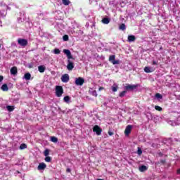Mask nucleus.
Instances as JSON below:
<instances>
[{"label":"nucleus","instance_id":"nucleus-1","mask_svg":"<svg viewBox=\"0 0 180 180\" xmlns=\"http://www.w3.org/2000/svg\"><path fill=\"white\" fill-rule=\"evenodd\" d=\"M63 53L66 55V57L68 58L67 70H68V71H72V70H74L75 65L74 62L71 61V59L74 60V58L71 54V51H70L69 49H64Z\"/></svg>","mask_w":180,"mask_h":180},{"label":"nucleus","instance_id":"nucleus-2","mask_svg":"<svg viewBox=\"0 0 180 180\" xmlns=\"http://www.w3.org/2000/svg\"><path fill=\"white\" fill-rule=\"evenodd\" d=\"M63 94H64V89H63V86H56V96H58V98H60L63 96Z\"/></svg>","mask_w":180,"mask_h":180},{"label":"nucleus","instance_id":"nucleus-3","mask_svg":"<svg viewBox=\"0 0 180 180\" xmlns=\"http://www.w3.org/2000/svg\"><path fill=\"white\" fill-rule=\"evenodd\" d=\"M116 58V56L115 55H111L109 56V61L113 64V65H119L120 64V60H115Z\"/></svg>","mask_w":180,"mask_h":180},{"label":"nucleus","instance_id":"nucleus-4","mask_svg":"<svg viewBox=\"0 0 180 180\" xmlns=\"http://www.w3.org/2000/svg\"><path fill=\"white\" fill-rule=\"evenodd\" d=\"M18 43L20 46H21V47H26V46H27V39L18 38Z\"/></svg>","mask_w":180,"mask_h":180},{"label":"nucleus","instance_id":"nucleus-5","mask_svg":"<svg viewBox=\"0 0 180 180\" xmlns=\"http://www.w3.org/2000/svg\"><path fill=\"white\" fill-rule=\"evenodd\" d=\"M137 88H139V84H127L125 86L127 91H134Z\"/></svg>","mask_w":180,"mask_h":180},{"label":"nucleus","instance_id":"nucleus-6","mask_svg":"<svg viewBox=\"0 0 180 180\" xmlns=\"http://www.w3.org/2000/svg\"><path fill=\"white\" fill-rule=\"evenodd\" d=\"M85 82V79L82 77H78L75 79V84L79 86H82Z\"/></svg>","mask_w":180,"mask_h":180},{"label":"nucleus","instance_id":"nucleus-7","mask_svg":"<svg viewBox=\"0 0 180 180\" xmlns=\"http://www.w3.org/2000/svg\"><path fill=\"white\" fill-rule=\"evenodd\" d=\"M93 131L96 133L97 136H101V134H102V129L98 125L94 127Z\"/></svg>","mask_w":180,"mask_h":180},{"label":"nucleus","instance_id":"nucleus-8","mask_svg":"<svg viewBox=\"0 0 180 180\" xmlns=\"http://www.w3.org/2000/svg\"><path fill=\"white\" fill-rule=\"evenodd\" d=\"M61 81H62V82L67 84V82H68V81H70V75L68 74H64L61 77Z\"/></svg>","mask_w":180,"mask_h":180},{"label":"nucleus","instance_id":"nucleus-9","mask_svg":"<svg viewBox=\"0 0 180 180\" xmlns=\"http://www.w3.org/2000/svg\"><path fill=\"white\" fill-rule=\"evenodd\" d=\"M131 129H133V125L127 126L125 131H124L125 136H129V134H130V133H131Z\"/></svg>","mask_w":180,"mask_h":180},{"label":"nucleus","instance_id":"nucleus-10","mask_svg":"<svg viewBox=\"0 0 180 180\" xmlns=\"http://www.w3.org/2000/svg\"><path fill=\"white\" fill-rule=\"evenodd\" d=\"M46 168H47V165H46L44 162L39 163L37 167L38 171H44Z\"/></svg>","mask_w":180,"mask_h":180},{"label":"nucleus","instance_id":"nucleus-11","mask_svg":"<svg viewBox=\"0 0 180 180\" xmlns=\"http://www.w3.org/2000/svg\"><path fill=\"white\" fill-rule=\"evenodd\" d=\"M10 72L11 75H16L18 74V68L15 66L13 67L10 70Z\"/></svg>","mask_w":180,"mask_h":180},{"label":"nucleus","instance_id":"nucleus-12","mask_svg":"<svg viewBox=\"0 0 180 180\" xmlns=\"http://www.w3.org/2000/svg\"><path fill=\"white\" fill-rule=\"evenodd\" d=\"M30 78H32V75H30V73L27 72L24 75L22 79H26L27 81H29V80H30Z\"/></svg>","mask_w":180,"mask_h":180},{"label":"nucleus","instance_id":"nucleus-13","mask_svg":"<svg viewBox=\"0 0 180 180\" xmlns=\"http://www.w3.org/2000/svg\"><path fill=\"white\" fill-rule=\"evenodd\" d=\"M111 89L112 92H117V89H119V86L117 84L114 83L113 85L111 86Z\"/></svg>","mask_w":180,"mask_h":180},{"label":"nucleus","instance_id":"nucleus-14","mask_svg":"<svg viewBox=\"0 0 180 180\" xmlns=\"http://www.w3.org/2000/svg\"><path fill=\"white\" fill-rule=\"evenodd\" d=\"M128 41L129 43H133V41H136V37L134 35H129Z\"/></svg>","mask_w":180,"mask_h":180},{"label":"nucleus","instance_id":"nucleus-15","mask_svg":"<svg viewBox=\"0 0 180 180\" xmlns=\"http://www.w3.org/2000/svg\"><path fill=\"white\" fill-rule=\"evenodd\" d=\"M1 91H4V92H7V91H9V87H8V84H4L1 87Z\"/></svg>","mask_w":180,"mask_h":180},{"label":"nucleus","instance_id":"nucleus-16","mask_svg":"<svg viewBox=\"0 0 180 180\" xmlns=\"http://www.w3.org/2000/svg\"><path fill=\"white\" fill-rule=\"evenodd\" d=\"M38 71L41 73L44 72V71H46V66L43 65L38 66Z\"/></svg>","mask_w":180,"mask_h":180},{"label":"nucleus","instance_id":"nucleus-17","mask_svg":"<svg viewBox=\"0 0 180 180\" xmlns=\"http://www.w3.org/2000/svg\"><path fill=\"white\" fill-rule=\"evenodd\" d=\"M110 22V19H109L108 18H104L102 20V23H103L104 25H109Z\"/></svg>","mask_w":180,"mask_h":180},{"label":"nucleus","instance_id":"nucleus-18","mask_svg":"<svg viewBox=\"0 0 180 180\" xmlns=\"http://www.w3.org/2000/svg\"><path fill=\"white\" fill-rule=\"evenodd\" d=\"M6 109L8 112H13V110H15V107L12 105H7Z\"/></svg>","mask_w":180,"mask_h":180},{"label":"nucleus","instance_id":"nucleus-19","mask_svg":"<svg viewBox=\"0 0 180 180\" xmlns=\"http://www.w3.org/2000/svg\"><path fill=\"white\" fill-rule=\"evenodd\" d=\"M148 168L147 166L142 165L139 167V171L141 172H144V171H147Z\"/></svg>","mask_w":180,"mask_h":180},{"label":"nucleus","instance_id":"nucleus-20","mask_svg":"<svg viewBox=\"0 0 180 180\" xmlns=\"http://www.w3.org/2000/svg\"><path fill=\"white\" fill-rule=\"evenodd\" d=\"M127 4V0H120V4L122 8L124 7V6Z\"/></svg>","mask_w":180,"mask_h":180},{"label":"nucleus","instance_id":"nucleus-21","mask_svg":"<svg viewBox=\"0 0 180 180\" xmlns=\"http://www.w3.org/2000/svg\"><path fill=\"white\" fill-rule=\"evenodd\" d=\"M51 141H52V143H57L58 141V139L56 136H51Z\"/></svg>","mask_w":180,"mask_h":180},{"label":"nucleus","instance_id":"nucleus-22","mask_svg":"<svg viewBox=\"0 0 180 180\" xmlns=\"http://www.w3.org/2000/svg\"><path fill=\"white\" fill-rule=\"evenodd\" d=\"M62 3L63 5L67 6L70 5V0H62Z\"/></svg>","mask_w":180,"mask_h":180},{"label":"nucleus","instance_id":"nucleus-23","mask_svg":"<svg viewBox=\"0 0 180 180\" xmlns=\"http://www.w3.org/2000/svg\"><path fill=\"white\" fill-rule=\"evenodd\" d=\"M146 116L147 119H148V120L153 119V114H151V112H147L146 114Z\"/></svg>","mask_w":180,"mask_h":180},{"label":"nucleus","instance_id":"nucleus-24","mask_svg":"<svg viewBox=\"0 0 180 180\" xmlns=\"http://www.w3.org/2000/svg\"><path fill=\"white\" fill-rule=\"evenodd\" d=\"M126 94H127V91H123L121 93H120L119 96L120 98H123L126 96Z\"/></svg>","mask_w":180,"mask_h":180},{"label":"nucleus","instance_id":"nucleus-25","mask_svg":"<svg viewBox=\"0 0 180 180\" xmlns=\"http://www.w3.org/2000/svg\"><path fill=\"white\" fill-rule=\"evenodd\" d=\"M25 148H27V145L26 143H22L20 146V150H25Z\"/></svg>","mask_w":180,"mask_h":180},{"label":"nucleus","instance_id":"nucleus-26","mask_svg":"<svg viewBox=\"0 0 180 180\" xmlns=\"http://www.w3.org/2000/svg\"><path fill=\"white\" fill-rule=\"evenodd\" d=\"M120 30H126V25L121 24L119 27Z\"/></svg>","mask_w":180,"mask_h":180},{"label":"nucleus","instance_id":"nucleus-27","mask_svg":"<svg viewBox=\"0 0 180 180\" xmlns=\"http://www.w3.org/2000/svg\"><path fill=\"white\" fill-rule=\"evenodd\" d=\"M53 53L54 54H60L61 53V51H60V49L56 48L53 51Z\"/></svg>","mask_w":180,"mask_h":180},{"label":"nucleus","instance_id":"nucleus-28","mask_svg":"<svg viewBox=\"0 0 180 180\" xmlns=\"http://www.w3.org/2000/svg\"><path fill=\"white\" fill-rule=\"evenodd\" d=\"M144 71H145V72H147V73H150V72H153V71H151L150 67H145Z\"/></svg>","mask_w":180,"mask_h":180},{"label":"nucleus","instance_id":"nucleus-29","mask_svg":"<svg viewBox=\"0 0 180 180\" xmlns=\"http://www.w3.org/2000/svg\"><path fill=\"white\" fill-rule=\"evenodd\" d=\"M63 100H64V102H66V103H68L70 102V96H65Z\"/></svg>","mask_w":180,"mask_h":180},{"label":"nucleus","instance_id":"nucleus-30","mask_svg":"<svg viewBox=\"0 0 180 180\" xmlns=\"http://www.w3.org/2000/svg\"><path fill=\"white\" fill-rule=\"evenodd\" d=\"M49 154H50V150H49V149H46L44 152V155H45V157L49 156Z\"/></svg>","mask_w":180,"mask_h":180},{"label":"nucleus","instance_id":"nucleus-31","mask_svg":"<svg viewBox=\"0 0 180 180\" xmlns=\"http://www.w3.org/2000/svg\"><path fill=\"white\" fill-rule=\"evenodd\" d=\"M46 162H51V158L50 156H46L45 158Z\"/></svg>","mask_w":180,"mask_h":180},{"label":"nucleus","instance_id":"nucleus-32","mask_svg":"<svg viewBox=\"0 0 180 180\" xmlns=\"http://www.w3.org/2000/svg\"><path fill=\"white\" fill-rule=\"evenodd\" d=\"M155 98H157L158 99H162V95L158 93L155 94Z\"/></svg>","mask_w":180,"mask_h":180},{"label":"nucleus","instance_id":"nucleus-33","mask_svg":"<svg viewBox=\"0 0 180 180\" xmlns=\"http://www.w3.org/2000/svg\"><path fill=\"white\" fill-rule=\"evenodd\" d=\"M137 154L138 155H141V154H143V150H141V148L139 147L138 148Z\"/></svg>","mask_w":180,"mask_h":180},{"label":"nucleus","instance_id":"nucleus-34","mask_svg":"<svg viewBox=\"0 0 180 180\" xmlns=\"http://www.w3.org/2000/svg\"><path fill=\"white\" fill-rule=\"evenodd\" d=\"M155 109L156 110H158V112H161V110H162V108H161V107H160V106H158V105H155Z\"/></svg>","mask_w":180,"mask_h":180},{"label":"nucleus","instance_id":"nucleus-35","mask_svg":"<svg viewBox=\"0 0 180 180\" xmlns=\"http://www.w3.org/2000/svg\"><path fill=\"white\" fill-rule=\"evenodd\" d=\"M63 41H68V35H64L63 37Z\"/></svg>","mask_w":180,"mask_h":180},{"label":"nucleus","instance_id":"nucleus-36","mask_svg":"<svg viewBox=\"0 0 180 180\" xmlns=\"http://www.w3.org/2000/svg\"><path fill=\"white\" fill-rule=\"evenodd\" d=\"M91 95L93 96H98V93H96V91H94L91 92Z\"/></svg>","mask_w":180,"mask_h":180},{"label":"nucleus","instance_id":"nucleus-37","mask_svg":"<svg viewBox=\"0 0 180 180\" xmlns=\"http://www.w3.org/2000/svg\"><path fill=\"white\" fill-rule=\"evenodd\" d=\"M152 64H153V65H158V61L153 60Z\"/></svg>","mask_w":180,"mask_h":180},{"label":"nucleus","instance_id":"nucleus-38","mask_svg":"<svg viewBox=\"0 0 180 180\" xmlns=\"http://www.w3.org/2000/svg\"><path fill=\"white\" fill-rule=\"evenodd\" d=\"M152 147H153V148H157V147H158V145H157V143H152Z\"/></svg>","mask_w":180,"mask_h":180},{"label":"nucleus","instance_id":"nucleus-39","mask_svg":"<svg viewBox=\"0 0 180 180\" xmlns=\"http://www.w3.org/2000/svg\"><path fill=\"white\" fill-rule=\"evenodd\" d=\"M4 81V76H0V82H2Z\"/></svg>","mask_w":180,"mask_h":180},{"label":"nucleus","instance_id":"nucleus-40","mask_svg":"<svg viewBox=\"0 0 180 180\" xmlns=\"http://www.w3.org/2000/svg\"><path fill=\"white\" fill-rule=\"evenodd\" d=\"M11 46H16V43H15V42L11 43Z\"/></svg>","mask_w":180,"mask_h":180},{"label":"nucleus","instance_id":"nucleus-41","mask_svg":"<svg viewBox=\"0 0 180 180\" xmlns=\"http://www.w3.org/2000/svg\"><path fill=\"white\" fill-rule=\"evenodd\" d=\"M108 134H109V136H113V133L111 132V131H109V132H108Z\"/></svg>","mask_w":180,"mask_h":180},{"label":"nucleus","instance_id":"nucleus-42","mask_svg":"<svg viewBox=\"0 0 180 180\" xmlns=\"http://www.w3.org/2000/svg\"><path fill=\"white\" fill-rule=\"evenodd\" d=\"M103 89H105L103 87H99L98 91H102Z\"/></svg>","mask_w":180,"mask_h":180},{"label":"nucleus","instance_id":"nucleus-43","mask_svg":"<svg viewBox=\"0 0 180 180\" xmlns=\"http://www.w3.org/2000/svg\"><path fill=\"white\" fill-rule=\"evenodd\" d=\"M160 162H162V164H165V160H160Z\"/></svg>","mask_w":180,"mask_h":180},{"label":"nucleus","instance_id":"nucleus-44","mask_svg":"<svg viewBox=\"0 0 180 180\" xmlns=\"http://www.w3.org/2000/svg\"><path fill=\"white\" fill-rule=\"evenodd\" d=\"M68 172H71V169H67Z\"/></svg>","mask_w":180,"mask_h":180},{"label":"nucleus","instance_id":"nucleus-45","mask_svg":"<svg viewBox=\"0 0 180 180\" xmlns=\"http://www.w3.org/2000/svg\"><path fill=\"white\" fill-rule=\"evenodd\" d=\"M177 174H180V168L177 170Z\"/></svg>","mask_w":180,"mask_h":180},{"label":"nucleus","instance_id":"nucleus-46","mask_svg":"<svg viewBox=\"0 0 180 180\" xmlns=\"http://www.w3.org/2000/svg\"><path fill=\"white\" fill-rule=\"evenodd\" d=\"M110 5H113V1H110Z\"/></svg>","mask_w":180,"mask_h":180},{"label":"nucleus","instance_id":"nucleus-47","mask_svg":"<svg viewBox=\"0 0 180 180\" xmlns=\"http://www.w3.org/2000/svg\"><path fill=\"white\" fill-rule=\"evenodd\" d=\"M0 26H2V22L0 20Z\"/></svg>","mask_w":180,"mask_h":180},{"label":"nucleus","instance_id":"nucleus-48","mask_svg":"<svg viewBox=\"0 0 180 180\" xmlns=\"http://www.w3.org/2000/svg\"><path fill=\"white\" fill-rule=\"evenodd\" d=\"M17 173H18V174H20V172H19V171H17Z\"/></svg>","mask_w":180,"mask_h":180},{"label":"nucleus","instance_id":"nucleus-49","mask_svg":"<svg viewBox=\"0 0 180 180\" xmlns=\"http://www.w3.org/2000/svg\"><path fill=\"white\" fill-rule=\"evenodd\" d=\"M1 44H0V49H1Z\"/></svg>","mask_w":180,"mask_h":180},{"label":"nucleus","instance_id":"nucleus-50","mask_svg":"<svg viewBox=\"0 0 180 180\" xmlns=\"http://www.w3.org/2000/svg\"><path fill=\"white\" fill-rule=\"evenodd\" d=\"M179 4H180V1H179Z\"/></svg>","mask_w":180,"mask_h":180}]
</instances>
